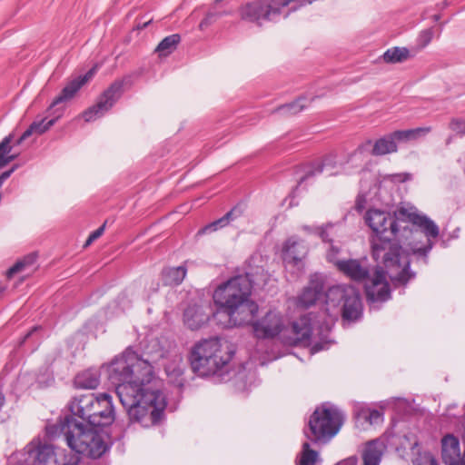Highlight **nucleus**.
I'll return each mask as SVG.
<instances>
[{
    "mask_svg": "<svg viewBox=\"0 0 465 465\" xmlns=\"http://www.w3.org/2000/svg\"><path fill=\"white\" fill-rule=\"evenodd\" d=\"M366 223L374 235L371 240L373 259L387 268L394 283L405 284L415 277L410 270V254L401 242H408L411 252L428 262V254L440 234L438 225L414 206H401L394 215L377 209L369 210Z\"/></svg>",
    "mask_w": 465,
    "mask_h": 465,
    "instance_id": "f257e3e1",
    "label": "nucleus"
},
{
    "mask_svg": "<svg viewBox=\"0 0 465 465\" xmlns=\"http://www.w3.org/2000/svg\"><path fill=\"white\" fill-rule=\"evenodd\" d=\"M103 368L115 386L131 422L150 428L161 421L167 406L166 396L148 361L127 349Z\"/></svg>",
    "mask_w": 465,
    "mask_h": 465,
    "instance_id": "f03ea898",
    "label": "nucleus"
},
{
    "mask_svg": "<svg viewBox=\"0 0 465 465\" xmlns=\"http://www.w3.org/2000/svg\"><path fill=\"white\" fill-rule=\"evenodd\" d=\"M331 330L329 323L316 325L312 314L299 318L292 325V337L285 335L288 327L283 316L276 311H269L262 317L252 322V331L258 339H274L282 335L284 342L297 344L306 343L312 346L313 353L327 349V341H318L326 337Z\"/></svg>",
    "mask_w": 465,
    "mask_h": 465,
    "instance_id": "7ed1b4c3",
    "label": "nucleus"
},
{
    "mask_svg": "<svg viewBox=\"0 0 465 465\" xmlns=\"http://www.w3.org/2000/svg\"><path fill=\"white\" fill-rule=\"evenodd\" d=\"M233 350L218 338L203 340L191 351L192 369L199 376H223L228 371Z\"/></svg>",
    "mask_w": 465,
    "mask_h": 465,
    "instance_id": "20e7f679",
    "label": "nucleus"
},
{
    "mask_svg": "<svg viewBox=\"0 0 465 465\" xmlns=\"http://www.w3.org/2000/svg\"><path fill=\"white\" fill-rule=\"evenodd\" d=\"M64 437L72 450L92 459L100 458L108 449L102 433L78 421L69 422Z\"/></svg>",
    "mask_w": 465,
    "mask_h": 465,
    "instance_id": "39448f33",
    "label": "nucleus"
},
{
    "mask_svg": "<svg viewBox=\"0 0 465 465\" xmlns=\"http://www.w3.org/2000/svg\"><path fill=\"white\" fill-rule=\"evenodd\" d=\"M342 420V414L336 407L322 404L312 414L309 420L310 433L305 432V435L313 442H325L337 434Z\"/></svg>",
    "mask_w": 465,
    "mask_h": 465,
    "instance_id": "423d86ee",
    "label": "nucleus"
},
{
    "mask_svg": "<svg viewBox=\"0 0 465 465\" xmlns=\"http://www.w3.org/2000/svg\"><path fill=\"white\" fill-rule=\"evenodd\" d=\"M327 311L341 306L343 319L358 320L362 313V304L359 291L351 284H338L328 289L325 293Z\"/></svg>",
    "mask_w": 465,
    "mask_h": 465,
    "instance_id": "0eeeda50",
    "label": "nucleus"
},
{
    "mask_svg": "<svg viewBox=\"0 0 465 465\" xmlns=\"http://www.w3.org/2000/svg\"><path fill=\"white\" fill-rule=\"evenodd\" d=\"M252 283L248 274L238 275L219 285L213 292V302L222 312L250 298Z\"/></svg>",
    "mask_w": 465,
    "mask_h": 465,
    "instance_id": "6e6552de",
    "label": "nucleus"
},
{
    "mask_svg": "<svg viewBox=\"0 0 465 465\" xmlns=\"http://www.w3.org/2000/svg\"><path fill=\"white\" fill-rule=\"evenodd\" d=\"M239 13L242 20L261 26L265 22H276L282 8L280 0H254L242 5Z\"/></svg>",
    "mask_w": 465,
    "mask_h": 465,
    "instance_id": "1a4fd4ad",
    "label": "nucleus"
},
{
    "mask_svg": "<svg viewBox=\"0 0 465 465\" xmlns=\"http://www.w3.org/2000/svg\"><path fill=\"white\" fill-rule=\"evenodd\" d=\"M25 454L28 455L27 462L32 465H57V453L52 445L44 443L40 440L35 439L24 449ZM79 458L72 455L68 461L61 463V465H77Z\"/></svg>",
    "mask_w": 465,
    "mask_h": 465,
    "instance_id": "9d476101",
    "label": "nucleus"
},
{
    "mask_svg": "<svg viewBox=\"0 0 465 465\" xmlns=\"http://www.w3.org/2000/svg\"><path fill=\"white\" fill-rule=\"evenodd\" d=\"M124 80L114 81L100 96L97 103L83 113L85 122H92L108 112L123 94Z\"/></svg>",
    "mask_w": 465,
    "mask_h": 465,
    "instance_id": "9b49d317",
    "label": "nucleus"
},
{
    "mask_svg": "<svg viewBox=\"0 0 465 465\" xmlns=\"http://www.w3.org/2000/svg\"><path fill=\"white\" fill-rule=\"evenodd\" d=\"M91 410L86 423L94 428L109 426L115 419L112 396L108 393L95 395Z\"/></svg>",
    "mask_w": 465,
    "mask_h": 465,
    "instance_id": "f8f14e48",
    "label": "nucleus"
},
{
    "mask_svg": "<svg viewBox=\"0 0 465 465\" xmlns=\"http://www.w3.org/2000/svg\"><path fill=\"white\" fill-rule=\"evenodd\" d=\"M258 304L252 301L250 298L244 302L232 305V308H227L222 312H217V314L224 313L228 317V325L242 326L254 322L253 319L258 312Z\"/></svg>",
    "mask_w": 465,
    "mask_h": 465,
    "instance_id": "ddd939ff",
    "label": "nucleus"
},
{
    "mask_svg": "<svg viewBox=\"0 0 465 465\" xmlns=\"http://www.w3.org/2000/svg\"><path fill=\"white\" fill-rule=\"evenodd\" d=\"M337 270L346 278L364 284L371 276V264L367 258L343 259L342 262H337Z\"/></svg>",
    "mask_w": 465,
    "mask_h": 465,
    "instance_id": "4468645a",
    "label": "nucleus"
},
{
    "mask_svg": "<svg viewBox=\"0 0 465 465\" xmlns=\"http://www.w3.org/2000/svg\"><path fill=\"white\" fill-rule=\"evenodd\" d=\"M308 253L304 242L296 236L290 237L283 244L282 258L286 268L295 267L300 270Z\"/></svg>",
    "mask_w": 465,
    "mask_h": 465,
    "instance_id": "2eb2a0df",
    "label": "nucleus"
},
{
    "mask_svg": "<svg viewBox=\"0 0 465 465\" xmlns=\"http://www.w3.org/2000/svg\"><path fill=\"white\" fill-rule=\"evenodd\" d=\"M386 274L390 277L388 270L384 272L382 268H377L372 277L370 276V280L366 282L365 291L369 301L385 302L390 298L391 290L386 281Z\"/></svg>",
    "mask_w": 465,
    "mask_h": 465,
    "instance_id": "dca6fc26",
    "label": "nucleus"
},
{
    "mask_svg": "<svg viewBox=\"0 0 465 465\" xmlns=\"http://www.w3.org/2000/svg\"><path fill=\"white\" fill-rule=\"evenodd\" d=\"M95 394L88 393L74 397L68 403V410L71 417L66 418L67 430L69 422L77 421L76 418L83 421H87L93 404L94 403Z\"/></svg>",
    "mask_w": 465,
    "mask_h": 465,
    "instance_id": "f3484780",
    "label": "nucleus"
},
{
    "mask_svg": "<svg viewBox=\"0 0 465 465\" xmlns=\"http://www.w3.org/2000/svg\"><path fill=\"white\" fill-rule=\"evenodd\" d=\"M96 73V66L91 68L85 74L79 75L64 85L59 95H57L52 104L49 106V110L57 104L67 103L71 101L77 92L88 82L90 81L94 74Z\"/></svg>",
    "mask_w": 465,
    "mask_h": 465,
    "instance_id": "a211bd4d",
    "label": "nucleus"
},
{
    "mask_svg": "<svg viewBox=\"0 0 465 465\" xmlns=\"http://www.w3.org/2000/svg\"><path fill=\"white\" fill-rule=\"evenodd\" d=\"M441 460L445 465H465V450L460 453V441L452 434L441 439Z\"/></svg>",
    "mask_w": 465,
    "mask_h": 465,
    "instance_id": "6ab92c4d",
    "label": "nucleus"
},
{
    "mask_svg": "<svg viewBox=\"0 0 465 465\" xmlns=\"http://www.w3.org/2000/svg\"><path fill=\"white\" fill-rule=\"evenodd\" d=\"M323 290V277L317 273L312 275L308 286L304 288L302 294L298 297L297 304L303 308L313 305L322 296Z\"/></svg>",
    "mask_w": 465,
    "mask_h": 465,
    "instance_id": "aec40b11",
    "label": "nucleus"
},
{
    "mask_svg": "<svg viewBox=\"0 0 465 465\" xmlns=\"http://www.w3.org/2000/svg\"><path fill=\"white\" fill-rule=\"evenodd\" d=\"M209 321V314L203 305L190 304L183 312V322L191 330H198Z\"/></svg>",
    "mask_w": 465,
    "mask_h": 465,
    "instance_id": "412c9836",
    "label": "nucleus"
},
{
    "mask_svg": "<svg viewBox=\"0 0 465 465\" xmlns=\"http://www.w3.org/2000/svg\"><path fill=\"white\" fill-rule=\"evenodd\" d=\"M385 450L386 445L382 440L368 441L361 453L363 465H380Z\"/></svg>",
    "mask_w": 465,
    "mask_h": 465,
    "instance_id": "4be33fe9",
    "label": "nucleus"
},
{
    "mask_svg": "<svg viewBox=\"0 0 465 465\" xmlns=\"http://www.w3.org/2000/svg\"><path fill=\"white\" fill-rule=\"evenodd\" d=\"M55 113H57L56 116L49 121H46V119L44 118L40 121L33 122L30 124V126L23 133L21 137L16 141V144H21L25 139H27L33 134H42L45 133L62 116L64 109L58 108L55 110Z\"/></svg>",
    "mask_w": 465,
    "mask_h": 465,
    "instance_id": "5701e85b",
    "label": "nucleus"
},
{
    "mask_svg": "<svg viewBox=\"0 0 465 465\" xmlns=\"http://www.w3.org/2000/svg\"><path fill=\"white\" fill-rule=\"evenodd\" d=\"M398 140L394 137V132L375 141L371 154L375 156H381L389 153H393L398 151Z\"/></svg>",
    "mask_w": 465,
    "mask_h": 465,
    "instance_id": "b1692460",
    "label": "nucleus"
},
{
    "mask_svg": "<svg viewBox=\"0 0 465 465\" xmlns=\"http://www.w3.org/2000/svg\"><path fill=\"white\" fill-rule=\"evenodd\" d=\"M187 273L185 264L177 267H166L161 272V281L167 286H177L183 282Z\"/></svg>",
    "mask_w": 465,
    "mask_h": 465,
    "instance_id": "393cba45",
    "label": "nucleus"
},
{
    "mask_svg": "<svg viewBox=\"0 0 465 465\" xmlns=\"http://www.w3.org/2000/svg\"><path fill=\"white\" fill-rule=\"evenodd\" d=\"M100 384V372L96 369H88L78 373L74 378V385L79 389L94 390Z\"/></svg>",
    "mask_w": 465,
    "mask_h": 465,
    "instance_id": "a878e982",
    "label": "nucleus"
},
{
    "mask_svg": "<svg viewBox=\"0 0 465 465\" xmlns=\"http://www.w3.org/2000/svg\"><path fill=\"white\" fill-rule=\"evenodd\" d=\"M336 160L335 156L329 155L325 157L322 162L318 163L312 170H310L299 182V185H301L303 182L309 180L311 177L321 174L322 173H327L328 175L336 174L337 172L334 171L336 167Z\"/></svg>",
    "mask_w": 465,
    "mask_h": 465,
    "instance_id": "bb28decb",
    "label": "nucleus"
},
{
    "mask_svg": "<svg viewBox=\"0 0 465 465\" xmlns=\"http://www.w3.org/2000/svg\"><path fill=\"white\" fill-rule=\"evenodd\" d=\"M242 213V211L239 207L232 208L230 212H228L222 218L209 223L204 226L203 229L199 231V233H206L210 232L217 231L224 226H226L231 221L240 217Z\"/></svg>",
    "mask_w": 465,
    "mask_h": 465,
    "instance_id": "cd10ccee",
    "label": "nucleus"
},
{
    "mask_svg": "<svg viewBox=\"0 0 465 465\" xmlns=\"http://www.w3.org/2000/svg\"><path fill=\"white\" fill-rule=\"evenodd\" d=\"M430 127H418L408 130H398L394 132V137L399 143H407L410 141L417 140L421 136H425L430 132Z\"/></svg>",
    "mask_w": 465,
    "mask_h": 465,
    "instance_id": "c85d7f7f",
    "label": "nucleus"
},
{
    "mask_svg": "<svg viewBox=\"0 0 465 465\" xmlns=\"http://www.w3.org/2000/svg\"><path fill=\"white\" fill-rule=\"evenodd\" d=\"M384 62L396 64L406 61L410 57V51L406 47H392L382 55Z\"/></svg>",
    "mask_w": 465,
    "mask_h": 465,
    "instance_id": "c756f323",
    "label": "nucleus"
},
{
    "mask_svg": "<svg viewBox=\"0 0 465 465\" xmlns=\"http://www.w3.org/2000/svg\"><path fill=\"white\" fill-rule=\"evenodd\" d=\"M180 40L181 37L177 34L166 36L159 43L155 51L159 54L160 56H166L176 49Z\"/></svg>",
    "mask_w": 465,
    "mask_h": 465,
    "instance_id": "7c9ffc66",
    "label": "nucleus"
},
{
    "mask_svg": "<svg viewBox=\"0 0 465 465\" xmlns=\"http://www.w3.org/2000/svg\"><path fill=\"white\" fill-rule=\"evenodd\" d=\"M12 134H9L0 143V169L16 158V154H10L12 151Z\"/></svg>",
    "mask_w": 465,
    "mask_h": 465,
    "instance_id": "2f4dec72",
    "label": "nucleus"
},
{
    "mask_svg": "<svg viewBox=\"0 0 465 465\" xmlns=\"http://www.w3.org/2000/svg\"><path fill=\"white\" fill-rule=\"evenodd\" d=\"M317 460L318 452L312 450L308 442H304L297 465H314Z\"/></svg>",
    "mask_w": 465,
    "mask_h": 465,
    "instance_id": "473e14b6",
    "label": "nucleus"
},
{
    "mask_svg": "<svg viewBox=\"0 0 465 465\" xmlns=\"http://www.w3.org/2000/svg\"><path fill=\"white\" fill-rule=\"evenodd\" d=\"M36 261V255L35 253L25 256L24 259L16 262L6 272L8 278H11L17 272L25 271L27 267L35 264Z\"/></svg>",
    "mask_w": 465,
    "mask_h": 465,
    "instance_id": "72a5a7b5",
    "label": "nucleus"
},
{
    "mask_svg": "<svg viewBox=\"0 0 465 465\" xmlns=\"http://www.w3.org/2000/svg\"><path fill=\"white\" fill-rule=\"evenodd\" d=\"M358 418L365 420L371 425H377L382 423L383 413L378 410L361 409L358 412Z\"/></svg>",
    "mask_w": 465,
    "mask_h": 465,
    "instance_id": "f704fd0d",
    "label": "nucleus"
},
{
    "mask_svg": "<svg viewBox=\"0 0 465 465\" xmlns=\"http://www.w3.org/2000/svg\"><path fill=\"white\" fill-rule=\"evenodd\" d=\"M304 101V98H300L291 104H287L279 107L277 112L284 115L296 114L306 107V105L303 104Z\"/></svg>",
    "mask_w": 465,
    "mask_h": 465,
    "instance_id": "c9c22d12",
    "label": "nucleus"
},
{
    "mask_svg": "<svg viewBox=\"0 0 465 465\" xmlns=\"http://www.w3.org/2000/svg\"><path fill=\"white\" fill-rule=\"evenodd\" d=\"M449 128L459 135H465V119L452 118L449 124Z\"/></svg>",
    "mask_w": 465,
    "mask_h": 465,
    "instance_id": "e433bc0d",
    "label": "nucleus"
},
{
    "mask_svg": "<svg viewBox=\"0 0 465 465\" xmlns=\"http://www.w3.org/2000/svg\"><path fill=\"white\" fill-rule=\"evenodd\" d=\"M414 465H438V462L431 453L420 454L414 460Z\"/></svg>",
    "mask_w": 465,
    "mask_h": 465,
    "instance_id": "4c0bfd02",
    "label": "nucleus"
},
{
    "mask_svg": "<svg viewBox=\"0 0 465 465\" xmlns=\"http://www.w3.org/2000/svg\"><path fill=\"white\" fill-rule=\"evenodd\" d=\"M433 35L434 33L431 28L421 31L418 36L419 45L420 47H425L426 45H428L431 42Z\"/></svg>",
    "mask_w": 465,
    "mask_h": 465,
    "instance_id": "58836bf2",
    "label": "nucleus"
},
{
    "mask_svg": "<svg viewBox=\"0 0 465 465\" xmlns=\"http://www.w3.org/2000/svg\"><path fill=\"white\" fill-rule=\"evenodd\" d=\"M340 252V249L334 245H331L328 252H327V260L328 262L334 264V266L337 268V262H342L343 259H340L338 257Z\"/></svg>",
    "mask_w": 465,
    "mask_h": 465,
    "instance_id": "ea45409f",
    "label": "nucleus"
},
{
    "mask_svg": "<svg viewBox=\"0 0 465 465\" xmlns=\"http://www.w3.org/2000/svg\"><path fill=\"white\" fill-rule=\"evenodd\" d=\"M387 179L392 183H404L411 181L412 179V175L410 173H392L387 175Z\"/></svg>",
    "mask_w": 465,
    "mask_h": 465,
    "instance_id": "a19ab883",
    "label": "nucleus"
},
{
    "mask_svg": "<svg viewBox=\"0 0 465 465\" xmlns=\"http://www.w3.org/2000/svg\"><path fill=\"white\" fill-rule=\"evenodd\" d=\"M333 227H334V224L327 223L324 226L317 227L315 229V233L319 234V236L322 239V241L331 242V239L330 238L329 230L332 229Z\"/></svg>",
    "mask_w": 465,
    "mask_h": 465,
    "instance_id": "79ce46f5",
    "label": "nucleus"
},
{
    "mask_svg": "<svg viewBox=\"0 0 465 465\" xmlns=\"http://www.w3.org/2000/svg\"><path fill=\"white\" fill-rule=\"evenodd\" d=\"M104 228H105V223L102 226H100L98 229L94 231L87 238V240L84 243V247L89 246L93 242L97 240L104 233Z\"/></svg>",
    "mask_w": 465,
    "mask_h": 465,
    "instance_id": "37998d69",
    "label": "nucleus"
},
{
    "mask_svg": "<svg viewBox=\"0 0 465 465\" xmlns=\"http://www.w3.org/2000/svg\"><path fill=\"white\" fill-rule=\"evenodd\" d=\"M337 465H358V459L355 456H351L338 462Z\"/></svg>",
    "mask_w": 465,
    "mask_h": 465,
    "instance_id": "c03bdc74",
    "label": "nucleus"
},
{
    "mask_svg": "<svg viewBox=\"0 0 465 465\" xmlns=\"http://www.w3.org/2000/svg\"><path fill=\"white\" fill-rule=\"evenodd\" d=\"M40 328L35 326L30 331L26 333V335L24 337L22 342H25V340H27L35 331H38Z\"/></svg>",
    "mask_w": 465,
    "mask_h": 465,
    "instance_id": "a18cd8bd",
    "label": "nucleus"
},
{
    "mask_svg": "<svg viewBox=\"0 0 465 465\" xmlns=\"http://www.w3.org/2000/svg\"><path fill=\"white\" fill-rule=\"evenodd\" d=\"M206 25H207V21L206 20H203L200 23V28L203 29Z\"/></svg>",
    "mask_w": 465,
    "mask_h": 465,
    "instance_id": "49530a36",
    "label": "nucleus"
},
{
    "mask_svg": "<svg viewBox=\"0 0 465 465\" xmlns=\"http://www.w3.org/2000/svg\"><path fill=\"white\" fill-rule=\"evenodd\" d=\"M371 141H370V140L366 142V144H371Z\"/></svg>",
    "mask_w": 465,
    "mask_h": 465,
    "instance_id": "de8ad7c7",
    "label": "nucleus"
}]
</instances>
